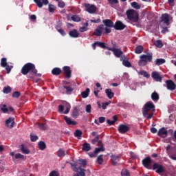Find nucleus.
I'll return each instance as SVG.
<instances>
[{
	"mask_svg": "<svg viewBox=\"0 0 176 176\" xmlns=\"http://www.w3.org/2000/svg\"><path fill=\"white\" fill-rule=\"evenodd\" d=\"M100 135H97L96 137H95L94 139H93L91 140V144H93L94 145L96 144V142H98L100 140Z\"/></svg>",
	"mask_w": 176,
	"mask_h": 176,
	"instance_id": "nucleus-58",
	"label": "nucleus"
},
{
	"mask_svg": "<svg viewBox=\"0 0 176 176\" xmlns=\"http://www.w3.org/2000/svg\"><path fill=\"white\" fill-rule=\"evenodd\" d=\"M50 176H59L58 172H57L56 170H53V171L50 172Z\"/></svg>",
	"mask_w": 176,
	"mask_h": 176,
	"instance_id": "nucleus-63",
	"label": "nucleus"
},
{
	"mask_svg": "<svg viewBox=\"0 0 176 176\" xmlns=\"http://www.w3.org/2000/svg\"><path fill=\"white\" fill-rule=\"evenodd\" d=\"M91 149V146H90V144L85 142L82 144V150L85 152H89Z\"/></svg>",
	"mask_w": 176,
	"mask_h": 176,
	"instance_id": "nucleus-28",
	"label": "nucleus"
},
{
	"mask_svg": "<svg viewBox=\"0 0 176 176\" xmlns=\"http://www.w3.org/2000/svg\"><path fill=\"white\" fill-rule=\"evenodd\" d=\"M162 21H164L165 24H167L170 21V19L168 18V14H163L162 15Z\"/></svg>",
	"mask_w": 176,
	"mask_h": 176,
	"instance_id": "nucleus-31",
	"label": "nucleus"
},
{
	"mask_svg": "<svg viewBox=\"0 0 176 176\" xmlns=\"http://www.w3.org/2000/svg\"><path fill=\"white\" fill-rule=\"evenodd\" d=\"M94 151H95V153H96L97 155V153H100V152H104V151H105V148L103 146H102V147L96 148Z\"/></svg>",
	"mask_w": 176,
	"mask_h": 176,
	"instance_id": "nucleus-53",
	"label": "nucleus"
},
{
	"mask_svg": "<svg viewBox=\"0 0 176 176\" xmlns=\"http://www.w3.org/2000/svg\"><path fill=\"white\" fill-rule=\"evenodd\" d=\"M132 8H133V9H137V10H139V9H141V6H140V4H138V3L133 1L131 3Z\"/></svg>",
	"mask_w": 176,
	"mask_h": 176,
	"instance_id": "nucleus-42",
	"label": "nucleus"
},
{
	"mask_svg": "<svg viewBox=\"0 0 176 176\" xmlns=\"http://www.w3.org/2000/svg\"><path fill=\"white\" fill-rule=\"evenodd\" d=\"M63 74L65 75V77L67 79L71 78V76L72 75V72L71 71V67L69 66H64L63 68Z\"/></svg>",
	"mask_w": 176,
	"mask_h": 176,
	"instance_id": "nucleus-12",
	"label": "nucleus"
},
{
	"mask_svg": "<svg viewBox=\"0 0 176 176\" xmlns=\"http://www.w3.org/2000/svg\"><path fill=\"white\" fill-rule=\"evenodd\" d=\"M38 70L35 67V65L31 63H28L25 64L21 68V73L22 75H36Z\"/></svg>",
	"mask_w": 176,
	"mask_h": 176,
	"instance_id": "nucleus-3",
	"label": "nucleus"
},
{
	"mask_svg": "<svg viewBox=\"0 0 176 176\" xmlns=\"http://www.w3.org/2000/svg\"><path fill=\"white\" fill-rule=\"evenodd\" d=\"M168 134V131L166 130V128H161L157 133V135L159 137H162V138H166L167 135Z\"/></svg>",
	"mask_w": 176,
	"mask_h": 176,
	"instance_id": "nucleus-17",
	"label": "nucleus"
},
{
	"mask_svg": "<svg viewBox=\"0 0 176 176\" xmlns=\"http://www.w3.org/2000/svg\"><path fill=\"white\" fill-rule=\"evenodd\" d=\"M20 96H21V94H20L19 91H14L12 94V97L13 98H19V97H20Z\"/></svg>",
	"mask_w": 176,
	"mask_h": 176,
	"instance_id": "nucleus-54",
	"label": "nucleus"
},
{
	"mask_svg": "<svg viewBox=\"0 0 176 176\" xmlns=\"http://www.w3.org/2000/svg\"><path fill=\"white\" fill-rule=\"evenodd\" d=\"M85 7L86 12L90 13V14H94V13H96V12L97 11V7L94 5L85 4Z\"/></svg>",
	"mask_w": 176,
	"mask_h": 176,
	"instance_id": "nucleus-8",
	"label": "nucleus"
},
{
	"mask_svg": "<svg viewBox=\"0 0 176 176\" xmlns=\"http://www.w3.org/2000/svg\"><path fill=\"white\" fill-rule=\"evenodd\" d=\"M111 45H112V47H110V49H118L119 47V46H118V44L116 43V42H115L112 40H111Z\"/></svg>",
	"mask_w": 176,
	"mask_h": 176,
	"instance_id": "nucleus-60",
	"label": "nucleus"
},
{
	"mask_svg": "<svg viewBox=\"0 0 176 176\" xmlns=\"http://www.w3.org/2000/svg\"><path fill=\"white\" fill-rule=\"evenodd\" d=\"M166 63V60L164 58H157L155 61V65H157L158 67L160 65H162V64H164Z\"/></svg>",
	"mask_w": 176,
	"mask_h": 176,
	"instance_id": "nucleus-29",
	"label": "nucleus"
},
{
	"mask_svg": "<svg viewBox=\"0 0 176 176\" xmlns=\"http://www.w3.org/2000/svg\"><path fill=\"white\" fill-rule=\"evenodd\" d=\"M126 25L123 24L121 21H117L114 24V29L117 31H122L126 28Z\"/></svg>",
	"mask_w": 176,
	"mask_h": 176,
	"instance_id": "nucleus-10",
	"label": "nucleus"
},
{
	"mask_svg": "<svg viewBox=\"0 0 176 176\" xmlns=\"http://www.w3.org/2000/svg\"><path fill=\"white\" fill-rule=\"evenodd\" d=\"M38 136L35 135H30V140L32 142H35V141H38Z\"/></svg>",
	"mask_w": 176,
	"mask_h": 176,
	"instance_id": "nucleus-55",
	"label": "nucleus"
},
{
	"mask_svg": "<svg viewBox=\"0 0 176 176\" xmlns=\"http://www.w3.org/2000/svg\"><path fill=\"white\" fill-rule=\"evenodd\" d=\"M63 26V22L61 21H59L57 22L56 25L55 26L56 30H60V27Z\"/></svg>",
	"mask_w": 176,
	"mask_h": 176,
	"instance_id": "nucleus-61",
	"label": "nucleus"
},
{
	"mask_svg": "<svg viewBox=\"0 0 176 176\" xmlns=\"http://www.w3.org/2000/svg\"><path fill=\"white\" fill-rule=\"evenodd\" d=\"M155 45L156 47H160V48L163 47V43L160 40L156 41L155 43Z\"/></svg>",
	"mask_w": 176,
	"mask_h": 176,
	"instance_id": "nucleus-51",
	"label": "nucleus"
},
{
	"mask_svg": "<svg viewBox=\"0 0 176 176\" xmlns=\"http://www.w3.org/2000/svg\"><path fill=\"white\" fill-rule=\"evenodd\" d=\"M21 151L22 153H24L25 155H30V150L28 148L25 147L24 144L21 145Z\"/></svg>",
	"mask_w": 176,
	"mask_h": 176,
	"instance_id": "nucleus-30",
	"label": "nucleus"
},
{
	"mask_svg": "<svg viewBox=\"0 0 176 176\" xmlns=\"http://www.w3.org/2000/svg\"><path fill=\"white\" fill-rule=\"evenodd\" d=\"M122 65L124 67H127L128 68H130L131 67V63L129 60H126L125 59L122 58Z\"/></svg>",
	"mask_w": 176,
	"mask_h": 176,
	"instance_id": "nucleus-44",
	"label": "nucleus"
},
{
	"mask_svg": "<svg viewBox=\"0 0 176 176\" xmlns=\"http://www.w3.org/2000/svg\"><path fill=\"white\" fill-rule=\"evenodd\" d=\"M170 149H171V145L168 144L166 148V153L168 155L170 159H172V160H176V157H175L174 155H171L170 153Z\"/></svg>",
	"mask_w": 176,
	"mask_h": 176,
	"instance_id": "nucleus-27",
	"label": "nucleus"
},
{
	"mask_svg": "<svg viewBox=\"0 0 176 176\" xmlns=\"http://www.w3.org/2000/svg\"><path fill=\"white\" fill-rule=\"evenodd\" d=\"M56 9H57L56 6H54L53 4H49L48 10L50 13H54V10H56Z\"/></svg>",
	"mask_w": 176,
	"mask_h": 176,
	"instance_id": "nucleus-41",
	"label": "nucleus"
},
{
	"mask_svg": "<svg viewBox=\"0 0 176 176\" xmlns=\"http://www.w3.org/2000/svg\"><path fill=\"white\" fill-rule=\"evenodd\" d=\"M153 160H152L150 157H146L142 160V163L145 168H147L148 170H155V173H157V174H162V173H164V168L162 165H160L158 163H154L152 167L151 164L153 163Z\"/></svg>",
	"mask_w": 176,
	"mask_h": 176,
	"instance_id": "nucleus-1",
	"label": "nucleus"
},
{
	"mask_svg": "<svg viewBox=\"0 0 176 176\" xmlns=\"http://www.w3.org/2000/svg\"><path fill=\"white\" fill-rule=\"evenodd\" d=\"M82 134H83V132L79 129H77L74 132V137H76L78 140H80L82 138Z\"/></svg>",
	"mask_w": 176,
	"mask_h": 176,
	"instance_id": "nucleus-35",
	"label": "nucleus"
},
{
	"mask_svg": "<svg viewBox=\"0 0 176 176\" xmlns=\"http://www.w3.org/2000/svg\"><path fill=\"white\" fill-rule=\"evenodd\" d=\"M89 94H90V89L87 88L85 91L81 93V96L82 98H87V97H89Z\"/></svg>",
	"mask_w": 176,
	"mask_h": 176,
	"instance_id": "nucleus-36",
	"label": "nucleus"
},
{
	"mask_svg": "<svg viewBox=\"0 0 176 176\" xmlns=\"http://www.w3.org/2000/svg\"><path fill=\"white\" fill-rule=\"evenodd\" d=\"M61 69H60L59 67H54L52 70V75H55V76H58V75L61 74Z\"/></svg>",
	"mask_w": 176,
	"mask_h": 176,
	"instance_id": "nucleus-25",
	"label": "nucleus"
},
{
	"mask_svg": "<svg viewBox=\"0 0 176 176\" xmlns=\"http://www.w3.org/2000/svg\"><path fill=\"white\" fill-rule=\"evenodd\" d=\"M72 21L78 22V21H80V18L79 17L78 15H72Z\"/></svg>",
	"mask_w": 176,
	"mask_h": 176,
	"instance_id": "nucleus-50",
	"label": "nucleus"
},
{
	"mask_svg": "<svg viewBox=\"0 0 176 176\" xmlns=\"http://www.w3.org/2000/svg\"><path fill=\"white\" fill-rule=\"evenodd\" d=\"M104 155H100L99 156H98L96 162L98 163V164H102V163H104V158H102Z\"/></svg>",
	"mask_w": 176,
	"mask_h": 176,
	"instance_id": "nucleus-43",
	"label": "nucleus"
},
{
	"mask_svg": "<svg viewBox=\"0 0 176 176\" xmlns=\"http://www.w3.org/2000/svg\"><path fill=\"white\" fill-rule=\"evenodd\" d=\"M127 19L131 22V24L138 23L140 20V14L134 10H128L126 11Z\"/></svg>",
	"mask_w": 176,
	"mask_h": 176,
	"instance_id": "nucleus-5",
	"label": "nucleus"
},
{
	"mask_svg": "<svg viewBox=\"0 0 176 176\" xmlns=\"http://www.w3.org/2000/svg\"><path fill=\"white\" fill-rule=\"evenodd\" d=\"M166 85L168 90H171L172 91L173 90H175L176 89V85L172 80H168L166 81Z\"/></svg>",
	"mask_w": 176,
	"mask_h": 176,
	"instance_id": "nucleus-13",
	"label": "nucleus"
},
{
	"mask_svg": "<svg viewBox=\"0 0 176 176\" xmlns=\"http://www.w3.org/2000/svg\"><path fill=\"white\" fill-rule=\"evenodd\" d=\"M87 113H90L91 112V104H87L85 108Z\"/></svg>",
	"mask_w": 176,
	"mask_h": 176,
	"instance_id": "nucleus-59",
	"label": "nucleus"
},
{
	"mask_svg": "<svg viewBox=\"0 0 176 176\" xmlns=\"http://www.w3.org/2000/svg\"><path fill=\"white\" fill-rule=\"evenodd\" d=\"M151 98L153 101H158L159 94H157V92H153V94H151Z\"/></svg>",
	"mask_w": 176,
	"mask_h": 176,
	"instance_id": "nucleus-40",
	"label": "nucleus"
},
{
	"mask_svg": "<svg viewBox=\"0 0 176 176\" xmlns=\"http://www.w3.org/2000/svg\"><path fill=\"white\" fill-rule=\"evenodd\" d=\"M104 31V25H100L94 30L93 35L95 36H101L102 35V32Z\"/></svg>",
	"mask_w": 176,
	"mask_h": 176,
	"instance_id": "nucleus-11",
	"label": "nucleus"
},
{
	"mask_svg": "<svg viewBox=\"0 0 176 176\" xmlns=\"http://www.w3.org/2000/svg\"><path fill=\"white\" fill-rule=\"evenodd\" d=\"M107 50H109L110 52H113L114 56L116 57H117V58H120V60L122 61V58H126V56H123V52L122 51V50L120 48H111V47H109V48H107Z\"/></svg>",
	"mask_w": 176,
	"mask_h": 176,
	"instance_id": "nucleus-7",
	"label": "nucleus"
},
{
	"mask_svg": "<svg viewBox=\"0 0 176 176\" xmlns=\"http://www.w3.org/2000/svg\"><path fill=\"white\" fill-rule=\"evenodd\" d=\"M105 93H106L108 98H109V100H112V98H113V96H115V94L113 92H112V89H106Z\"/></svg>",
	"mask_w": 176,
	"mask_h": 176,
	"instance_id": "nucleus-23",
	"label": "nucleus"
},
{
	"mask_svg": "<svg viewBox=\"0 0 176 176\" xmlns=\"http://www.w3.org/2000/svg\"><path fill=\"white\" fill-rule=\"evenodd\" d=\"M140 58L138 65L140 67H145L148 63H152V60H153V54H152V52H148L146 54H142L140 55Z\"/></svg>",
	"mask_w": 176,
	"mask_h": 176,
	"instance_id": "nucleus-4",
	"label": "nucleus"
},
{
	"mask_svg": "<svg viewBox=\"0 0 176 176\" xmlns=\"http://www.w3.org/2000/svg\"><path fill=\"white\" fill-rule=\"evenodd\" d=\"M139 75H142L144 78H149V74L146 71L142 70L138 72Z\"/></svg>",
	"mask_w": 176,
	"mask_h": 176,
	"instance_id": "nucleus-49",
	"label": "nucleus"
},
{
	"mask_svg": "<svg viewBox=\"0 0 176 176\" xmlns=\"http://www.w3.org/2000/svg\"><path fill=\"white\" fill-rule=\"evenodd\" d=\"M79 170L80 171L78 170V172H77L78 173H74L73 176H86L85 169L79 167Z\"/></svg>",
	"mask_w": 176,
	"mask_h": 176,
	"instance_id": "nucleus-22",
	"label": "nucleus"
},
{
	"mask_svg": "<svg viewBox=\"0 0 176 176\" xmlns=\"http://www.w3.org/2000/svg\"><path fill=\"white\" fill-rule=\"evenodd\" d=\"M6 126L9 129H13L14 126V118H9L6 121Z\"/></svg>",
	"mask_w": 176,
	"mask_h": 176,
	"instance_id": "nucleus-18",
	"label": "nucleus"
},
{
	"mask_svg": "<svg viewBox=\"0 0 176 176\" xmlns=\"http://www.w3.org/2000/svg\"><path fill=\"white\" fill-rule=\"evenodd\" d=\"M58 157H63L65 156V151L62 148L59 149L58 151Z\"/></svg>",
	"mask_w": 176,
	"mask_h": 176,
	"instance_id": "nucleus-48",
	"label": "nucleus"
},
{
	"mask_svg": "<svg viewBox=\"0 0 176 176\" xmlns=\"http://www.w3.org/2000/svg\"><path fill=\"white\" fill-rule=\"evenodd\" d=\"M142 52H144V47H142V45H138L135 49V53H136V54H141Z\"/></svg>",
	"mask_w": 176,
	"mask_h": 176,
	"instance_id": "nucleus-32",
	"label": "nucleus"
},
{
	"mask_svg": "<svg viewBox=\"0 0 176 176\" xmlns=\"http://www.w3.org/2000/svg\"><path fill=\"white\" fill-rule=\"evenodd\" d=\"M37 126L40 129V130L45 131L47 129V126L45 123L43 124L38 123Z\"/></svg>",
	"mask_w": 176,
	"mask_h": 176,
	"instance_id": "nucleus-45",
	"label": "nucleus"
},
{
	"mask_svg": "<svg viewBox=\"0 0 176 176\" xmlns=\"http://www.w3.org/2000/svg\"><path fill=\"white\" fill-rule=\"evenodd\" d=\"M24 157V155L20 153H16L15 155V159H23Z\"/></svg>",
	"mask_w": 176,
	"mask_h": 176,
	"instance_id": "nucleus-64",
	"label": "nucleus"
},
{
	"mask_svg": "<svg viewBox=\"0 0 176 176\" xmlns=\"http://www.w3.org/2000/svg\"><path fill=\"white\" fill-rule=\"evenodd\" d=\"M63 89L66 90V94H72V91H74V88L71 86H63Z\"/></svg>",
	"mask_w": 176,
	"mask_h": 176,
	"instance_id": "nucleus-33",
	"label": "nucleus"
},
{
	"mask_svg": "<svg viewBox=\"0 0 176 176\" xmlns=\"http://www.w3.org/2000/svg\"><path fill=\"white\" fill-rule=\"evenodd\" d=\"M58 32H59V34H60V35H62V36H65V31H64V30L63 29H57Z\"/></svg>",
	"mask_w": 176,
	"mask_h": 176,
	"instance_id": "nucleus-62",
	"label": "nucleus"
},
{
	"mask_svg": "<svg viewBox=\"0 0 176 176\" xmlns=\"http://www.w3.org/2000/svg\"><path fill=\"white\" fill-rule=\"evenodd\" d=\"M71 109V104L67 102L66 103V110L63 112L65 115H67V113H69V110Z\"/></svg>",
	"mask_w": 176,
	"mask_h": 176,
	"instance_id": "nucleus-52",
	"label": "nucleus"
},
{
	"mask_svg": "<svg viewBox=\"0 0 176 176\" xmlns=\"http://www.w3.org/2000/svg\"><path fill=\"white\" fill-rule=\"evenodd\" d=\"M151 78H153L155 82H162L163 79V77H162L157 72H153L151 74Z\"/></svg>",
	"mask_w": 176,
	"mask_h": 176,
	"instance_id": "nucleus-15",
	"label": "nucleus"
},
{
	"mask_svg": "<svg viewBox=\"0 0 176 176\" xmlns=\"http://www.w3.org/2000/svg\"><path fill=\"white\" fill-rule=\"evenodd\" d=\"M38 8H42L43 5H47L49 3V0H34Z\"/></svg>",
	"mask_w": 176,
	"mask_h": 176,
	"instance_id": "nucleus-19",
	"label": "nucleus"
},
{
	"mask_svg": "<svg viewBox=\"0 0 176 176\" xmlns=\"http://www.w3.org/2000/svg\"><path fill=\"white\" fill-rule=\"evenodd\" d=\"M7 74H10V72L12 71V69L13 67L12 65H7L6 67H5Z\"/></svg>",
	"mask_w": 176,
	"mask_h": 176,
	"instance_id": "nucleus-57",
	"label": "nucleus"
},
{
	"mask_svg": "<svg viewBox=\"0 0 176 176\" xmlns=\"http://www.w3.org/2000/svg\"><path fill=\"white\" fill-rule=\"evenodd\" d=\"M40 151H45L46 149V143L43 141H40L38 144Z\"/></svg>",
	"mask_w": 176,
	"mask_h": 176,
	"instance_id": "nucleus-34",
	"label": "nucleus"
},
{
	"mask_svg": "<svg viewBox=\"0 0 176 176\" xmlns=\"http://www.w3.org/2000/svg\"><path fill=\"white\" fill-rule=\"evenodd\" d=\"M85 166H87V161L86 160H78L74 164H71V166L75 173H79V167L82 168Z\"/></svg>",
	"mask_w": 176,
	"mask_h": 176,
	"instance_id": "nucleus-6",
	"label": "nucleus"
},
{
	"mask_svg": "<svg viewBox=\"0 0 176 176\" xmlns=\"http://www.w3.org/2000/svg\"><path fill=\"white\" fill-rule=\"evenodd\" d=\"M155 111V104H153V102H147L142 109L143 116L147 119H152V118H153Z\"/></svg>",
	"mask_w": 176,
	"mask_h": 176,
	"instance_id": "nucleus-2",
	"label": "nucleus"
},
{
	"mask_svg": "<svg viewBox=\"0 0 176 176\" xmlns=\"http://www.w3.org/2000/svg\"><path fill=\"white\" fill-rule=\"evenodd\" d=\"M122 176H130V171L127 169H122L121 171Z\"/></svg>",
	"mask_w": 176,
	"mask_h": 176,
	"instance_id": "nucleus-47",
	"label": "nucleus"
},
{
	"mask_svg": "<svg viewBox=\"0 0 176 176\" xmlns=\"http://www.w3.org/2000/svg\"><path fill=\"white\" fill-rule=\"evenodd\" d=\"M3 91L5 94H9V93H12V87H5L3 89Z\"/></svg>",
	"mask_w": 176,
	"mask_h": 176,
	"instance_id": "nucleus-46",
	"label": "nucleus"
},
{
	"mask_svg": "<svg viewBox=\"0 0 176 176\" xmlns=\"http://www.w3.org/2000/svg\"><path fill=\"white\" fill-rule=\"evenodd\" d=\"M1 110L2 111V112H3V113H7V112L9 111V109L6 107V104H3V107L1 108Z\"/></svg>",
	"mask_w": 176,
	"mask_h": 176,
	"instance_id": "nucleus-56",
	"label": "nucleus"
},
{
	"mask_svg": "<svg viewBox=\"0 0 176 176\" xmlns=\"http://www.w3.org/2000/svg\"><path fill=\"white\" fill-rule=\"evenodd\" d=\"M129 130L130 127H129V126L127 125L120 124L118 126V131L121 134H126V133H127V131H129Z\"/></svg>",
	"mask_w": 176,
	"mask_h": 176,
	"instance_id": "nucleus-14",
	"label": "nucleus"
},
{
	"mask_svg": "<svg viewBox=\"0 0 176 176\" xmlns=\"http://www.w3.org/2000/svg\"><path fill=\"white\" fill-rule=\"evenodd\" d=\"M120 157V155H112L111 156V164L113 166H118V163H119Z\"/></svg>",
	"mask_w": 176,
	"mask_h": 176,
	"instance_id": "nucleus-16",
	"label": "nucleus"
},
{
	"mask_svg": "<svg viewBox=\"0 0 176 176\" xmlns=\"http://www.w3.org/2000/svg\"><path fill=\"white\" fill-rule=\"evenodd\" d=\"M79 116V110L78 109V107H74L72 111V118H78Z\"/></svg>",
	"mask_w": 176,
	"mask_h": 176,
	"instance_id": "nucleus-38",
	"label": "nucleus"
},
{
	"mask_svg": "<svg viewBox=\"0 0 176 176\" xmlns=\"http://www.w3.org/2000/svg\"><path fill=\"white\" fill-rule=\"evenodd\" d=\"M107 1L111 8H113V9H115V5H117V3H119V0H107Z\"/></svg>",
	"mask_w": 176,
	"mask_h": 176,
	"instance_id": "nucleus-37",
	"label": "nucleus"
},
{
	"mask_svg": "<svg viewBox=\"0 0 176 176\" xmlns=\"http://www.w3.org/2000/svg\"><path fill=\"white\" fill-rule=\"evenodd\" d=\"M105 27H108L109 28H114L113 21H112L111 19H104L102 21Z\"/></svg>",
	"mask_w": 176,
	"mask_h": 176,
	"instance_id": "nucleus-20",
	"label": "nucleus"
},
{
	"mask_svg": "<svg viewBox=\"0 0 176 176\" xmlns=\"http://www.w3.org/2000/svg\"><path fill=\"white\" fill-rule=\"evenodd\" d=\"M69 35L71 38H78L79 36V32H78V30L74 29L69 32Z\"/></svg>",
	"mask_w": 176,
	"mask_h": 176,
	"instance_id": "nucleus-24",
	"label": "nucleus"
},
{
	"mask_svg": "<svg viewBox=\"0 0 176 176\" xmlns=\"http://www.w3.org/2000/svg\"><path fill=\"white\" fill-rule=\"evenodd\" d=\"M8 65V59L6 58H2L1 60V67L5 68Z\"/></svg>",
	"mask_w": 176,
	"mask_h": 176,
	"instance_id": "nucleus-39",
	"label": "nucleus"
},
{
	"mask_svg": "<svg viewBox=\"0 0 176 176\" xmlns=\"http://www.w3.org/2000/svg\"><path fill=\"white\" fill-rule=\"evenodd\" d=\"M97 46H98V47H101V49H107V50H108V48H109V47H107L105 43L101 41H96L92 44L94 50H96Z\"/></svg>",
	"mask_w": 176,
	"mask_h": 176,
	"instance_id": "nucleus-9",
	"label": "nucleus"
},
{
	"mask_svg": "<svg viewBox=\"0 0 176 176\" xmlns=\"http://www.w3.org/2000/svg\"><path fill=\"white\" fill-rule=\"evenodd\" d=\"M64 119H65L67 124H68L69 126H76V122L73 121L68 116H65Z\"/></svg>",
	"mask_w": 176,
	"mask_h": 176,
	"instance_id": "nucleus-21",
	"label": "nucleus"
},
{
	"mask_svg": "<svg viewBox=\"0 0 176 176\" xmlns=\"http://www.w3.org/2000/svg\"><path fill=\"white\" fill-rule=\"evenodd\" d=\"M118 121V117L116 116H113V120H111L109 119L107 120V123L109 124V126H113L115 124V122Z\"/></svg>",
	"mask_w": 176,
	"mask_h": 176,
	"instance_id": "nucleus-26",
	"label": "nucleus"
}]
</instances>
